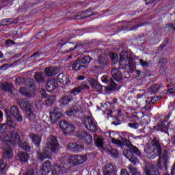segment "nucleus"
Here are the masks:
<instances>
[{
  "mask_svg": "<svg viewBox=\"0 0 175 175\" xmlns=\"http://www.w3.org/2000/svg\"><path fill=\"white\" fill-rule=\"evenodd\" d=\"M91 62V57L90 56H84L80 59L76 60L72 65V70L79 72L87 69Z\"/></svg>",
  "mask_w": 175,
  "mask_h": 175,
  "instance_id": "4",
  "label": "nucleus"
},
{
  "mask_svg": "<svg viewBox=\"0 0 175 175\" xmlns=\"http://www.w3.org/2000/svg\"><path fill=\"white\" fill-rule=\"evenodd\" d=\"M58 87V82L55 79L50 78L46 84V89L49 92H53Z\"/></svg>",
  "mask_w": 175,
  "mask_h": 175,
  "instance_id": "15",
  "label": "nucleus"
},
{
  "mask_svg": "<svg viewBox=\"0 0 175 175\" xmlns=\"http://www.w3.org/2000/svg\"><path fill=\"white\" fill-rule=\"evenodd\" d=\"M39 57H40V53H39V51H37L36 53H34L33 55H31L29 58H33L35 57L36 58H39Z\"/></svg>",
  "mask_w": 175,
  "mask_h": 175,
  "instance_id": "57",
  "label": "nucleus"
},
{
  "mask_svg": "<svg viewBox=\"0 0 175 175\" xmlns=\"http://www.w3.org/2000/svg\"><path fill=\"white\" fill-rule=\"evenodd\" d=\"M18 159L21 162H27L29 159V156L28 153L24 152H19L18 153Z\"/></svg>",
  "mask_w": 175,
  "mask_h": 175,
  "instance_id": "30",
  "label": "nucleus"
},
{
  "mask_svg": "<svg viewBox=\"0 0 175 175\" xmlns=\"http://www.w3.org/2000/svg\"><path fill=\"white\" fill-rule=\"evenodd\" d=\"M121 140L122 142H123V143H124L125 146H126L129 148V150L133 151V154H136V155H137L138 157H141L142 152H140L137 147L133 146L132 143H131V142L129 141L128 139L125 137H122Z\"/></svg>",
  "mask_w": 175,
  "mask_h": 175,
  "instance_id": "12",
  "label": "nucleus"
},
{
  "mask_svg": "<svg viewBox=\"0 0 175 175\" xmlns=\"http://www.w3.org/2000/svg\"><path fill=\"white\" fill-rule=\"evenodd\" d=\"M92 16V14H87V12H80V14L75 16V20H83V18H87V17H90Z\"/></svg>",
  "mask_w": 175,
  "mask_h": 175,
  "instance_id": "39",
  "label": "nucleus"
},
{
  "mask_svg": "<svg viewBox=\"0 0 175 175\" xmlns=\"http://www.w3.org/2000/svg\"><path fill=\"white\" fill-rule=\"evenodd\" d=\"M87 161V156L75 154L70 156L68 162L70 163L72 166H77L78 165H81Z\"/></svg>",
  "mask_w": 175,
  "mask_h": 175,
  "instance_id": "7",
  "label": "nucleus"
},
{
  "mask_svg": "<svg viewBox=\"0 0 175 175\" xmlns=\"http://www.w3.org/2000/svg\"><path fill=\"white\" fill-rule=\"evenodd\" d=\"M152 92H154L155 94L156 92H158L159 91V85H153L150 88Z\"/></svg>",
  "mask_w": 175,
  "mask_h": 175,
  "instance_id": "49",
  "label": "nucleus"
},
{
  "mask_svg": "<svg viewBox=\"0 0 175 175\" xmlns=\"http://www.w3.org/2000/svg\"><path fill=\"white\" fill-rule=\"evenodd\" d=\"M58 72V69L55 67H48L44 70V73L47 77H51V76H54V75H57Z\"/></svg>",
  "mask_w": 175,
  "mask_h": 175,
  "instance_id": "25",
  "label": "nucleus"
},
{
  "mask_svg": "<svg viewBox=\"0 0 175 175\" xmlns=\"http://www.w3.org/2000/svg\"><path fill=\"white\" fill-rule=\"evenodd\" d=\"M9 114H12L18 122H23V116H21V113H20V109H18L17 105L11 107Z\"/></svg>",
  "mask_w": 175,
  "mask_h": 175,
  "instance_id": "11",
  "label": "nucleus"
},
{
  "mask_svg": "<svg viewBox=\"0 0 175 175\" xmlns=\"http://www.w3.org/2000/svg\"><path fill=\"white\" fill-rule=\"evenodd\" d=\"M34 80H36V83L38 84H43V83L46 81V78L43 72H36L34 75Z\"/></svg>",
  "mask_w": 175,
  "mask_h": 175,
  "instance_id": "24",
  "label": "nucleus"
},
{
  "mask_svg": "<svg viewBox=\"0 0 175 175\" xmlns=\"http://www.w3.org/2000/svg\"><path fill=\"white\" fill-rule=\"evenodd\" d=\"M21 141L20 135L16 131H12L10 135L5 134L3 139V159L0 160V173L1 174H6V158L10 159L13 158V151L12 146L18 144Z\"/></svg>",
  "mask_w": 175,
  "mask_h": 175,
  "instance_id": "1",
  "label": "nucleus"
},
{
  "mask_svg": "<svg viewBox=\"0 0 175 175\" xmlns=\"http://www.w3.org/2000/svg\"><path fill=\"white\" fill-rule=\"evenodd\" d=\"M113 120H114L112 122V124H113V125H120V124H121V120H120V119H118L117 117H115Z\"/></svg>",
  "mask_w": 175,
  "mask_h": 175,
  "instance_id": "55",
  "label": "nucleus"
},
{
  "mask_svg": "<svg viewBox=\"0 0 175 175\" xmlns=\"http://www.w3.org/2000/svg\"><path fill=\"white\" fill-rule=\"evenodd\" d=\"M62 113H61V109H59L58 107H53L51 111L50 112V118L52 122H57V120L61 118Z\"/></svg>",
  "mask_w": 175,
  "mask_h": 175,
  "instance_id": "14",
  "label": "nucleus"
},
{
  "mask_svg": "<svg viewBox=\"0 0 175 175\" xmlns=\"http://www.w3.org/2000/svg\"><path fill=\"white\" fill-rule=\"evenodd\" d=\"M144 23L137 24L136 26H133L132 25H129L123 28L124 31H133V29H136V28H140V27H143Z\"/></svg>",
  "mask_w": 175,
  "mask_h": 175,
  "instance_id": "37",
  "label": "nucleus"
},
{
  "mask_svg": "<svg viewBox=\"0 0 175 175\" xmlns=\"http://www.w3.org/2000/svg\"><path fill=\"white\" fill-rule=\"evenodd\" d=\"M15 83L18 85H25L27 84V80L24 77H18L16 79Z\"/></svg>",
  "mask_w": 175,
  "mask_h": 175,
  "instance_id": "38",
  "label": "nucleus"
},
{
  "mask_svg": "<svg viewBox=\"0 0 175 175\" xmlns=\"http://www.w3.org/2000/svg\"><path fill=\"white\" fill-rule=\"evenodd\" d=\"M59 82L61 83L63 85H68L70 83V79H69V75L65 73H60L57 76Z\"/></svg>",
  "mask_w": 175,
  "mask_h": 175,
  "instance_id": "19",
  "label": "nucleus"
},
{
  "mask_svg": "<svg viewBox=\"0 0 175 175\" xmlns=\"http://www.w3.org/2000/svg\"><path fill=\"white\" fill-rule=\"evenodd\" d=\"M77 113H79V107L75 105H72L66 111L67 116H69L70 117H72V116H76Z\"/></svg>",
  "mask_w": 175,
  "mask_h": 175,
  "instance_id": "29",
  "label": "nucleus"
},
{
  "mask_svg": "<svg viewBox=\"0 0 175 175\" xmlns=\"http://www.w3.org/2000/svg\"><path fill=\"white\" fill-rule=\"evenodd\" d=\"M111 142L113 144H116L117 146H119V147H122V146H124V143H122V142L118 139H116L115 138L111 139Z\"/></svg>",
  "mask_w": 175,
  "mask_h": 175,
  "instance_id": "46",
  "label": "nucleus"
},
{
  "mask_svg": "<svg viewBox=\"0 0 175 175\" xmlns=\"http://www.w3.org/2000/svg\"><path fill=\"white\" fill-rule=\"evenodd\" d=\"M79 88H81V91H83V90H90V85L84 82L79 85Z\"/></svg>",
  "mask_w": 175,
  "mask_h": 175,
  "instance_id": "48",
  "label": "nucleus"
},
{
  "mask_svg": "<svg viewBox=\"0 0 175 175\" xmlns=\"http://www.w3.org/2000/svg\"><path fill=\"white\" fill-rule=\"evenodd\" d=\"M5 44H7V46H13V45L16 44V42H14V41H13L12 40H7L5 41Z\"/></svg>",
  "mask_w": 175,
  "mask_h": 175,
  "instance_id": "56",
  "label": "nucleus"
},
{
  "mask_svg": "<svg viewBox=\"0 0 175 175\" xmlns=\"http://www.w3.org/2000/svg\"><path fill=\"white\" fill-rule=\"evenodd\" d=\"M133 151H132L131 149H126L123 150V154L125 156L133 165H137L139 163V159H137V157L133 156Z\"/></svg>",
  "mask_w": 175,
  "mask_h": 175,
  "instance_id": "13",
  "label": "nucleus"
},
{
  "mask_svg": "<svg viewBox=\"0 0 175 175\" xmlns=\"http://www.w3.org/2000/svg\"><path fill=\"white\" fill-rule=\"evenodd\" d=\"M10 67V66L8 64H3L0 67V70H6Z\"/></svg>",
  "mask_w": 175,
  "mask_h": 175,
  "instance_id": "58",
  "label": "nucleus"
},
{
  "mask_svg": "<svg viewBox=\"0 0 175 175\" xmlns=\"http://www.w3.org/2000/svg\"><path fill=\"white\" fill-rule=\"evenodd\" d=\"M18 105H20L21 109L23 110H25V111H28L29 110H31V104L29 103V101L27 98H21L18 100Z\"/></svg>",
  "mask_w": 175,
  "mask_h": 175,
  "instance_id": "18",
  "label": "nucleus"
},
{
  "mask_svg": "<svg viewBox=\"0 0 175 175\" xmlns=\"http://www.w3.org/2000/svg\"><path fill=\"white\" fill-rule=\"evenodd\" d=\"M25 116L26 118H28L30 121H35V120H36V113L32 111L31 109L26 111Z\"/></svg>",
  "mask_w": 175,
  "mask_h": 175,
  "instance_id": "33",
  "label": "nucleus"
},
{
  "mask_svg": "<svg viewBox=\"0 0 175 175\" xmlns=\"http://www.w3.org/2000/svg\"><path fill=\"white\" fill-rule=\"evenodd\" d=\"M146 152L148 154V157L150 159H155L157 157L159 156L157 166L159 169H162L161 161L165 169H167V159H169V156L167 155V150H164L162 152V146L159 144V140L154 137L150 145H148L146 149Z\"/></svg>",
  "mask_w": 175,
  "mask_h": 175,
  "instance_id": "2",
  "label": "nucleus"
},
{
  "mask_svg": "<svg viewBox=\"0 0 175 175\" xmlns=\"http://www.w3.org/2000/svg\"><path fill=\"white\" fill-rule=\"evenodd\" d=\"M110 59L112 64H117L118 61V55L116 53H112L110 55Z\"/></svg>",
  "mask_w": 175,
  "mask_h": 175,
  "instance_id": "42",
  "label": "nucleus"
},
{
  "mask_svg": "<svg viewBox=\"0 0 175 175\" xmlns=\"http://www.w3.org/2000/svg\"><path fill=\"white\" fill-rule=\"evenodd\" d=\"M109 152L110 155H111L114 158H118V150L113 149V148H111L110 150H109Z\"/></svg>",
  "mask_w": 175,
  "mask_h": 175,
  "instance_id": "43",
  "label": "nucleus"
},
{
  "mask_svg": "<svg viewBox=\"0 0 175 175\" xmlns=\"http://www.w3.org/2000/svg\"><path fill=\"white\" fill-rule=\"evenodd\" d=\"M171 174L172 175H175V161H174V163L172 166V169L171 170Z\"/></svg>",
  "mask_w": 175,
  "mask_h": 175,
  "instance_id": "64",
  "label": "nucleus"
},
{
  "mask_svg": "<svg viewBox=\"0 0 175 175\" xmlns=\"http://www.w3.org/2000/svg\"><path fill=\"white\" fill-rule=\"evenodd\" d=\"M81 92V89L80 88V86H77L72 89L70 92V94H80Z\"/></svg>",
  "mask_w": 175,
  "mask_h": 175,
  "instance_id": "45",
  "label": "nucleus"
},
{
  "mask_svg": "<svg viewBox=\"0 0 175 175\" xmlns=\"http://www.w3.org/2000/svg\"><path fill=\"white\" fill-rule=\"evenodd\" d=\"M88 83L91 86H92L94 90H95L96 91H98V92H102V90L103 89V86H102L100 83H98L97 81L95 80V79L88 78Z\"/></svg>",
  "mask_w": 175,
  "mask_h": 175,
  "instance_id": "20",
  "label": "nucleus"
},
{
  "mask_svg": "<svg viewBox=\"0 0 175 175\" xmlns=\"http://www.w3.org/2000/svg\"><path fill=\"white\" fill-rule=\"evenodd\" d=\"M167 61L166 60V59H162L159 64L160 65H161V66H166V64H167Z\"/></svg>",
  "mask_w": 175,
  "mask_h": 175,
  "instance_id": "61",
  "label": "nucleus"
},
{
  "mask_svg": "<svg viewBox=\"0 0 175 175\" xmlns=\"http://www.w3.org/2000/svg\"><path fill=\"white\" fill-rule=\"evenodd\" d=\"M77 137L79 139L77 142H70L67 145L68 150L72 152H79V151H83V150H84V144H83V142H84L85 144L87 146L92 144V137L85 131H79L77 134Z\"/></svg>",
  "mask_w": 175,
  "mask_h": 175,
  "instance_id": "3",
  "label": "nucleus"
},
{
  "mask_svg": "<svg viewBox=\"0 0 175 175\" xmlns=\"http://www.w3.org/2000/svg\"><path fill=\"white\" fill-rule=\"evenodd\" d=\"M59 127L64 135H70L75 131L73 124L68 123L66 120L60 122Z\"/></svg>",
  "mask_w": 175,
  "mask_h": 175,
  "instance_id": "8",
  "label": "nucleus"
},
{
  "mask_svg": "<svg viewBox=\"0 0 175 175\" xmlns=\"http://www.w3.org/2000/svg\"><path fill=\"white\" fill-rule=\"evenodd\" d=\"M40 94L42 98H47V93L46 92V90L44 89L41 90Z\"/></svg>",
  "mask_w": 175,
  "mask_h": 175,
  "instance_id": "60",
  "label": "nucleus"
},
{
  "mask_svg": "<svg viewBox=\"0 0 175 175\" xmlns=\"http://www.w3.org/2000/svg\"><path fill=\"white\" fill-rule=\"evenodd\" d=\"M62 46H65L66 51H73L77 47V45L72 42H66L62 44Z\"/></svg>",
  "mask_w": 175,
  "mask_h": 175,
  "instance_id": "34",
  "label": "nucleus"
},
{
  "mask_svg": "<svg viewBox=\"0 0 175 175\" xmlns=\"http://www.w3.org/2000/svg\"><path fill=\"white\" fill-rule=\"evenodd\" d=\"M120 175H129V172L126 169H122Z\"/></svg>",
  "mask_w": 175,
  "mask_h": 175,
  "instance_id": "62",
  "label": "nucleus"
},
{
  "mask_svg": "<svg viewBox=\"0 0 175 175\" xmlns=\"http://www.w3.org/2000/svg\"><path fill=\"white\" fill-rule=\"evenodd\" d=\"M42 105H43V103H42L40 100H37L35 103V106L38 110H40L42 109Z\"/></svg>",
  "mask_w": 175,
  "mask_h": 175,
  "instance_id": "51",
  "label": "nucleus"
},
{
  "mask_svg": "<svg viewBox=\"0 0 175 175\" xmlns=\"http://www.w3.org/2000/svg\"><path fill=\"white\" fill-rule=\"evenodd\" d=\"M109 85L105 87V89L107 90V91H116V90H117V84L115 83L114 81H113L111 78L109 79Z\"/></svg>",
  "mask_w": 175,
  "mask_h": 175,
  "instance_id": "35",
  "label": "nucleus"
},
{
  "mask_svg": "<svg viewBox=\"0 0 175 175\" xmlns=\"http://www.w3.org/2000/svg\"><path fill=\"white\" fill-rule=\"evenodd\" d=\"M51 152H55V151L46 146L45 149L42 153H38V158L41 161H43L47 158L50 159V158H51Z\"/></svg>",
  "mask_w": 175,
  "mask_h": 175,
  "instance_id": "16",
  "label": "nucleus"
},
{
  "mask_svg": "<svg viewBox=\"0 0 175 175\" xmlns=\"http://www.w3.org/2000/svg\"><path fill=\"white\" fill-rule=\"evenodd\" d=\"M132 61H133V59L128 56V52L123 51L121 53L119 64H120V66L122 69H126L128 66L129 69H131L132 66H133V64L132 63Z\"/></svg>",
  "mask_w": 175,
  "mask_h": 175,
  "instance_id": "6",
  "label": "nucleus"
},
{
  "mask_svg": "<svg viewBox=\"0 0 175 175\" xmlns=\"http://www.w3.org/2000/svg\"><path fill=\"white\" fill-rule=\"evenodd\" d=\"M82 121L85 128H86L88 131L92 132V133L98 132V123H96V121H95L93 117H85L83 118Z\"/></svg>",
  "mask_w": 175,
  "mask_h": 175,
  "instance_id": "5",
  "label": "nucleus"
},
{
  "mask_svg": "<svg viewBox=\"0 0 175 175\" xmlns=\"http://www.w3.org/2000/svg\"><path fill=\"white\" fill-rule=\"evenodd\" d=\"M1 90H3V91H8L10 94H13V90L14 89V87L13 86V84L8 82H3L0 85Z\"/></svg>",
  "mask_w": 175,
  "mask_h": 175,
  "instance_id": "23",
  "label": "nucleus"
},
{
  "mask_svg": "<svg viewBox=\"0 0 175 175\" xmlns=\"http://www.w3.org/2000/svg\"><path fill=\"white\" fill-rule=\"evenodd\" d=\"M144 172L146 175H160L159 171L157 169L148 170L147 167H145Z\"/></svg>",
  "mask_w": 175,
  "mask_h": 175,
  "instance_id": "36",
  "label": "nucleus"
},
{
  "mask_svg": "<svg viewBox=\"0 0 175 175\" xmlns=\"http://www.w3.org/2000/svg\"><path fill=\"white\" fill-rule=\"evenodd\" d=\"M19 92H20V94H22V95L25 96V93L27 92V89H25V88H24V87H21L19 89Z\"/></svg>",
  "mask_w": 175,
  "mask_h": 175,
  "instance_id": "59",
  "label": "nucleus"
},
{
  "mask_svg": "<svg viewBox=\"0 0 175 175\" xmlns=\"http://www.w3.org/2000/svg\"><path fill=\"white\" fill-rule=\"evenodd\" d=\"M111 75L116 81H121L122 80V72L117 68H113L111 71Z\"/></svg>",
  "mask_w": 175,
  "mask_h": 175,
  "instance_id": "22",
  "label": "nucleus"
},
{
  "mask_svg": "<svg viewBox=\"0 0 175 175\" xmlns=\"http://www.w3.org/2000/svg\"><path fill=\"white\" fill-rule=\"evenodd\" d=\"M46 148H50L53 151L58 150V140H57L54 135H51L47 138Z\"/></svg>",
  "mask_w": 175,
  "mask_h": 175,
  "instance_id": "10",
  "label": "nucleus"
},
{
  "mask_svg": "<svg viewBox=\"0 0 175 175\" xmlns=\"http://www.w3.org/2000/svg\"><path fill=\"white\" fill-rule=\"evenodd\" d=\"M18 146L21 147V148H23V150H25V151H27V152H30L31 151V146H29V144H28V142L25 141V142L19 141Z\"/></svg>",
  "mask_w": 175,
  "mask_h": 175,
  "instance_id": "31",
  "label": "nucleus"
},
{
  "mask_svg": "<svg viewBox=\"0 0 175 175\" xmlns=\"http://www.w3.org/2000/svg\"><path fill=\"white\" fill-rule=\"evenodd\" d=\"M23 96H26L27 98H34L35 93L26 91V93L25 94V95H23Z\"/></svg>",
  "mask_w": 175,
  "mask_h": 175,
  "instance_id": "50",
  "label": "nucleus"
},
{
  "mask_svg": "<svg viewBox=\"0 0 175 175\" xmlns=\"http://www.w3.org/2000/svg\"><path fill=\"white\" fill-rule=\"evenodd\" d=\"M128 126L133 129H137L139 128V124L137 123H129Z\"/></svg>",
  "mask_w": 175,
  "mask_h": 175,
  "instance_id": "53",
  "label": "nucleus"
},
{
  "mask_svg": "<svg viewBox=\"0 0 175 175\" xmlns=\"http://www.w3.org/2000/svg\"><path fill=\"white\" fill-rule=\"evenodd\" d=\"M25 175H38V172L33 170H29Z\"/></svg>",
  "mask_w": 175,
  "mask_h": 175,
  "instance_id": "54",
  "label": "nucleus"
},
{
  "mask_svg": "<svg viewBox=\"0 0 175 175\" xmlns=\"http://www.w3.org/2000/svg\"><path fill=\"white\" fill-rule=\"evenodd\" d=\"M139 62L142 66H148V64L142 59L139 60Z\"/></svg>",
  "mask_w": 175,
  "mask_h": 175,
  "instance_id": "63",
  "label": "nucleus"
},
{
  "mask_svg": "<svg viewBox=\"0 0 175 175\" xmlns=\"http://www.w3.org/2000/svg\"><path fill=\"white\" fill-rule=\"evenodd\" d=\"M117 173V168L113 164H107L103 170L104 175H116Z\"/></svg>",
  "mask_w": 175,
  "mask_h": 175,
  "instance_id": "17",
  "label": "nucleus"
},
{
  "mask_svg": "<svg viewBox=\"0 0 175 175\" xmlns=\"http://www.w3.org/2000/svg\"><path fill=\"white\" fill-rule=\"evenodd\" d=\"M7 126L5 124H0V133H3L6 131Z\"/></svg>",
  "mask_w": 175,
  "mask_h": 175,
  "instance_id": "52",
  "label": "nucleus"
},
{
  "mask_svg": "<svg viewBox=\"0 0 175 175\" xmlns=\"http://www.w3.org/2000/svg\"><path fill=\"white\" fill-rule=\"evenodd\" d=\"M129 170H130L132 175H142V173L137 168L133 167L132 165H129L128 167Z\"/></svg>",
  "mask_w": 175,
  "mask_h": 175,
  "instance_id": "41",
  "label": "nucleus"
},
{
  "mask_svg": "<svg viewBox=\"0 0 175 175\" xmlns=\"http://www.w3.org/2000/svg\"><path fill=\"white\" fill-rule=\"evenodd\" d=\"M97 64L101 66H106L109 64V60L105 56L100 55L97 59Z\"/></svg>",
  "mask_w": 175,
  "mask_h": 175,
  "instance_id": "32",
  "label": "nucleus"
},
{
  "mask_svg": "<svg viewBox=\"0 0 175 175\" xmlns=\"http://www.w3.org/2000/svg\"><path fill=\"white\" fill-rule=\"evenodd\" d=\"M54 100H55V97L52 96V97H50L49 98H47L46 100H45V103L48 106H51V105L54 104Z\"/></svg>",
  "mask_w": 175,
  "mask_h": 175,
  "instance_id": "44",
  "label": "nucleus"
},
{
  "mask_svg": "<svg viewBox=\"0 0 175 175\" xmlns=\"http://www.w3.org/2000/svg\"><path fill=\"white\" fill-rule=\"evenodd\" d=\"M70 170V167H66V165H57L55 164L54 166V169L52 171L53 175H62L66 174Z\"/></svg>",
  "mask_w": 175,
  "mask_h": 175,
  "instance_id": "9",
  "label": "nucleus"
},
{
  "mask_svg": "<svg viewBox=\"0 0 175 175\" xmlns=\"http://www.w3.org/2000/svg\"><path fill=\"white\" fill-rule=\"evenodd\" d=\"M51 172V162L50 161H46L42 164V173L46 175L49 174Z\"/></svg>",
  "mask_w": 175,
  "mask_h": 175,
  "instance_id": "27",
  "label": "nucleus"
},
{
  "mask_svg": "<svg viewBox=\"0 0 175 175\" xmlns=\"http://www.w3.org/2000/svg\"><path fill=\"white\" fill-rule=\"evenodd\" d=\"M162 99V96H154V97L150 98L151 103H155L156 102H159Z\"/></svg>",
  "mask_w": 175,
  "mask_h": 175,
  "instance_id": "47",
  "label": "nucleus"
},
{
  "mask_svg": "<svg viewBox=\"0 0 175 175\" xmlns=\"http://www.w3.org/2000/svg\"><path fill=\"white\" fill-rule=\"evenodd\" d=\"M94 143L96 147L99 148H103V138L97 137L94 139Z\"/></svg>",
  "mask_w": 175,
  "mask_h": 175,
  "instance_id": "40",
  "label": "nucleus"
},
{
  "mask_svg": "<svg viewBox=\"0 0 175 175\" xmlns=\"http://www.w3.org/2000/svg\"><path fill=\"white\" fill-rule=\"evenodd\" d=\"M73 100V96L70 94H64L59 100V103L60 106H66V105H69L70 102Z\"/></svg>",
  "mask_w": 175,
  "mask_h": 175,
  "instance_id": "21",
  "label": "nucleus"
},
{
  "mask_svg": "<svg viewBox=\"0 0 175 175\" xmlns=\"http://www.w3.org/2000/svg\"><path fill=\"white\" fill-rule=\"evenodd\" d=\"M9 113H10V111H9V109H5V113L7 114V123H8V125L10 128H16V126H17V124L16 123V122H14L13 120L12 117H10V116H9Z\"/></svg>",
  "mask_w": 175,
  "mask_h": 175,
  "instance_id": "28",
  "label": "nucleus"
},
{
  "mask_svg": "<svg viewBox=\"0 0 175 175\" xmlns=\"http://www.w3.org/2000/svg\"><path fill=\"white\" fill-rule=\"evenodd\" d=\"M29 137H30V139H31L32 143L35 144L36 147H39V146H40V142L42 140V138L40 137V136L38 135H35L33 133H30L29 135Z\"/></svg>",
  "mask_w": 175,
  "mask_h": 175,
  "instance_id": "26",
  "label": "nucleus"
}]
</instances>
